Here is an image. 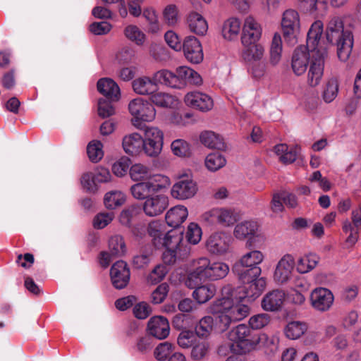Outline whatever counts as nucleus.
Returning <instances> with one entry per match:
<instances>
[{
    "mask_svg": "<svg viewBox=\"0 0 361 361\" xmlns=\"http://www.w3.org/2000/svg\"><path fill=\"white\" fill-rule=\"evenodd\" d=\"M231 288L224 287L222 293L227 295L214 300L209 307L214 315L202 317L195 326V334L200 338H207L213 331L224 333L232 323L241 321L250 314V307L232 298Z\"/></svg>",
    "mask_w": 361,
    "mask_h": 361,
    "instance_id": "f257e3e1",
    "label": "nucleus"
},
{
    "mask_svg": "<svg viewBox=\"0 0 361 361\" xmlns=\"http://www.w3.org/2000/svg\"><path fill=\"white\" fill-rule=\"evenodd\" d=\"M322 32V23L319 20L314 22L308 31L306 46H300L294 50L291 67L296 75L305 73L310 61H313L314 58L313 52L317 54L321 48H325L319 42Z\"/></svg>",
    "mask_w": 361,
    "mask_h": 361,
    "instance_id": "f03ea898",
    "label": "nucleus"
},
{
    "mask_svg": "<svg viewBox=\"0 0 361 361\" xmlns=\"http://www.w3.org/2000/svg\"><path fill=\"white\" fill-rule=\"evenodd\" d=\"M228 338L233 343L230 350L233 353L243 354L255 349L257 345L269 347L275 345V339L265 334L253 335L245 324H239L228 333Z\"/></svg>",
    "mask_w": 361,
    "mask_h": 361,
    "instance_id": "7ed1b4c3",
    "label": "nucleus"
},
{
    "mask_svg": "<svg viewBox=\"0 0 361 361\" xmlns=\"http://www.w3.org/2000/svg\"><path fill=\"white\" fill-rule=\"evenodd\" d=\"M229 272V266L221 261H210L207 257H200L195 262V269L190 271L185 285L192 288L200 284L202 280L214 281L225 278Z\"/></svg>",
    "mask_w": 361,
    "mask_h": 361,
    "instance_id": "20e7f679",
    "label": "nucleus"
},
{
    "mask_svg": "<svg viewBox=\"0 0 361 361\" xmlns=\"http://www.w3.org/2000/svg\"><path fill=\"white\" fill-rule=\"evenodd\" d=\"M264 254L259 250H252L245 254L235 264L234 271L240 280L247 281L261 274V268L258 266L264 260Z\"/></svg>",
    "mask_w": 361,
    "mask_h": 361,
    "instance_id": "39448f33",
    "label": "nucleus"
},
{
    "mask_svg": "<svg viewBox=\"0 0 361 361\" xmlns=\"http://www.w3.org/2000/svg\"><path fill=\"white\" fill-rule=\"evenodd\" d=\"M128 111L133 116L132 124L140 129L142 122H152L156 117V109L150 102L142 97L130 101Z\"/></svg>",
    "mask_w": 361,
    "mask_h": 361,
    "instance_id": "423d86ee",
    "label": "nucleus"
},
{
    "mask_svg": "<svg viewBox=\"0 0 361 361\" xmlns=\"http://www.w3.org/2000/svg\"><path fill=\"white\" fill-rule=\"evenodd\" d=\"M142 138L145 154L149 157H158L163 148L164 133L157 127L147 126Z\"/></svg>",
    "mask_w": 361,
    "mask_h": 361,
    "instance_id": "0eeeda50",
    "label": "nucleus"
},
{
    "mask_svg": "<svg viewBox=\"0 0 361 361\" xmlns=\"http://www.w3.org/2000/svg\"><path fill=\"white\" fill-rule=\"evenodd\" d=\"M204 221L210 224H219L224 227L233 226L238 219L236 212L231 209L213 208L202 214Z\"/></svg>",
    "mask_w": 361,
    "mask_h": 361,
    "instance_id": "6e6552de",
    "label": "nucleus"
},
{
    "mask_svg": "<svg viewBox=\"0 0 361 361\" xmlns=\"http://www.w3.org/2000/svg\"><path fill=\"white\" fill-rule=\"evenodd\" d=\"M185 104L192 109L206 113L214 107L212 97L205 92L195 90L186 93L183 97Z\"/></svg>",
    "mask_w": 361,
    "mask_h": 361,
    "instance_id": "1a4fd4ad",
    "label": "nucleus"
},
{
    "mask_svg": "<svg viewBox=\"0 0 361 361\" xmlns=\"http://www.w3.org/2000/svg\"><path fill=\"white\" fill-rule=\"evenodd\" d=\"M314 59L310 61V66L307 73V82L311 87H316L322 81L324 68V59L327 54L326 48H321L317 54L313 52Z\"/></svg>",
    "mask_w": 361,
    "mask_h": 361,
    "instance_id": "9d476101",
    "label": "nucleus"
},
{
    "mask_svg": "<svg viewBox=\"0 0 361 361\" xmlns=\"http://www.w3.org/2000/svg\"><path fill=\"white\" fill-rule=\"evenodd\" d=\"M295 267V261L290 254L284 255L277 262L274 272V280L278 284H284L290 279Z\"/></svg>",
    "mask_w": 361,
    "mask_h": 361,
    "instance_id": "9b49d317",
    "label": "nucleus"
},
{
    "mask_svg": "<svg viewBox=\"0 0 361 361\" xmlns=\"http://www.w3.org/2000/svg\"><path fill=\"white\" fill-rule=\"evenodd\" d=\"M230 235L226 232H216L212 234L206 242L207 250L215 255L226 254L231 243Z\"/></svg>",
    "mask_w": 361,
    "mask_h": 361,
    "instance_id": "f8f14e48",
    "label": "nucleus"
},
{
    "mask_svg": "<svg viewBox=\"0 0 361 361\" xmlns=\"http://www.w3.org/2000/svg\"><path fill=\"white\" fill-rule=\"evenodd\" d=\"M154 194L144 201L142 204L143 212L149 217H156L162 214L169 204L166 195Z\"/></svg>",
    "mask_w": 361,
    "mask_h": 361,
    "instance_id": "ddd939ff",
    "label": "nucleus"
},
{
    "mask_svg": "<svg viewBox=\"0 0 361 361\" xmlns=\"http://www.w3.org/2000/svg\"><path fill=\"white\" fill-rule=\"evenodd\" d=\"M310 304L317 311L326 312L334 304V297L331 290L325 288L314 289L310 296Z\"/></svg>",
    "mask_w": 361,
    "mask_h": 361,
    "instance_id": "4468645a",
    "label": "nucleus"
},
{
    "mask_svg": "<svg viewBox=\"0 0 361 361\" xmlns=\"http://www.w3.org/2000/svg\"><path fill=\"white\" fill-rule=\"evenodd\" d=\"M197 191L196 183L189 176H183L173 185L171 194L178 200H187L192 197Z\"/></svg>",
    "mask_w": 361,
    "mask_h": 361,
    "instance_id": "2eb2a0df",
    "label": "nucleus"
},
{
    "mask_svg": "<svg viewBox=\"0 0 361 361\" xmlns=\"http://www.w3.org/2000/svg\"><path fill=\"white\" fill-rule=\"evenodd\" d=\"M182 50L185 59L192 63H200L203 60V51L200 42L194 36L185 37Z\"/></svg>",
    "mask_w": 361,
    "mask_h": 361,
    "instance_id": "dca6fc26",
    "label": "nucleus"
},
{
    "mask_svg": "<svg viewBox=\"0 0 361 361\" xmlns=\"http://www.w3.org/2000/svg\"><path fill=\"white\" fill-rule=\"evenodd\" d=\"M111 281L116 289H123L129 283L130 273L128 264L123 260L115 262L110 269Z\"/></svg>",
    "mask_w": 361,
    "mask_h": 361,
    "instance_id": "f3484780",
    "label": "nucleus"
},
{
    "mask_svg": "<svg viewBox=\"0 0 361 361\" xmlns=\"http://www.w3.org/2000/svg\"><path fill=\"white\" fill-rule=\"evenodd\" d=\"M281 27L283 36L290 39L295 37L300 30V17L293 9L285 11L282 15Z\"/></svg>",
    "mask_w": 361,
    "mask_h": 361,
    "instance_id": "a211bd4d",
    "label": "nucleus"
},
{
    "mask_svg": "<svg viewBox=\"0 0 361 361\" xmlns=\"http://www.w3.org/2000/svg\"><path fill=\"white\" fill-rule=\"evenodd\" d=\"M147 329L150 335L159 340L166 338L170 332L169 322L162 316L152 317L148 322Z\"/></svg>",
    "mask_w": 361,
    "mask_h": 361,
    "instance_id": "6ab92c4d",
    "label": "nucleus"
},
{
    "mask_svg": "<svg viewBox=\"0 0 361 361\" xmlns=\"http://www.w3.org/2000/svg\"><path fill=\"white\" fill-rule=\"evenodd\" d=\"M286 294L281 290H274L267 293L262 298L261 305L264 310L276 312L279 310L285 300Z\"/></svg>",
    "mask_w": 361,
    "mask_h": 361,
    "instance_id": "aec40b11",
    "label": "nucleus"
},
{
    "mask_svg": "<svg viewBox=\"0 0 361 361\" xmlns=\"http://www.w3.org/2000/svg\"><path fill=\"white\" fill-rule=\"evenodd\" d=\"M242 31L241 40L258 42L262 36L261 25L252 16L245 18Z\"/></svg>",
    "mask_w": 361,
    "mask_h": 361,
    "instance_id": "412c9836",
    "label": "nucleus"
},
{
    "mask_svg": "<svg viewBox=\"0 0 361 361\" xmlns=\"http://www.w3.org/2000/svg\"><path fill=\"white\" fill-rule=\"evenodd\" d=\"M98 91L111 102H118L121 98L118 85L112 79L101 78L97 82Z\"/></svg>",
    "mask_w": 361,
    "mask_h": 361,
    "instance_id": "4be33fe9",
    "label": "nucleus"
},
{
    "mask_svg": "<svg viewBox=\"0 0 361 361\" xmlns=\"http://www.w3.org/2000/svg\"><path fill=\"white\" fill-rule=\"evenodd\" d=\"M242 57L245 61H259L264 56V48L257 42L241 40Z\"/></svg>",
    "mask_w": 361,
    "mask_h": 361,
    "instance_id": "5701e85b",
    "label": "nucleus"
},
{
    "mask_svg": "<svg viewBox=\"0 0 361 361\" xmlns=\"http://www.w3.org/2000/svg\"><path fill=\"white\" fill-rule=\"evenodd\" d=\"M122 145L123 150L130 155H137L144 152L143 138L137 133H133L123 137Z\"/></svg>",
    "mask_w": 361,
    "mask_h": 361,
    "instance_id": "b1692460",
    "label": "nucleus"
},
{
    "mask_svg": "<svg viewBox=\"0 0 361 361\" xmlns=\"http://www.w3.org/2000/svg\"><path fill=\"white\" fill-rule=\"evenodd\" d=\"M259 224L252 220L244 221L235 225L233 235L235 238L243 240L247 238L257 235Z\"/></svg>",
    "mask_w": 361,
    "mask_h": 361,
    "instance_id": "393cba45",
    "label": "nucleus"
},
{
    "mask_svg": "<svg viewBox=\"0 0 361 361\" xmlns=\"http://www.w3.org/2000/svg\"><path fill=\"white\" fill-rule=\"evenodd\" d=\"M245 285L244 286V292L245 298L249 299H255L259 297L264 290L267 281L263 277H253L249 280H240Z\"/></svg>",
    "mask_w": 361,
    "mask_h": 361,
    "instance_id": "a878e982",
    "label": "nucleus"
},
{
    "mask_svg": "<svg viewBox=\"0 0 361 361\" xmlns=\"http://www.w3.org/2000/svg\"><path fill=\"white\" fill-rule=\"evenodd\" d=\"M347 32L351 31L348 29H344L342 18L334 16L329 20L327 25L326 38L330 42H334L335 41L339 40L341 37H344Z\"/></svg>",
    "mask_w": 361,
    "mask_h": 361,
    "instance_id": "bb28decb",
    "label": "nucleus"
},
{
    "mask_svg": "<svg viewBox=\"0 0 361 361\" xmlns=\"http://www.w3.org/2000/svg\"><path fill=\"white\" fill-rule=\"evenodd\" d=\"M133 91L139 95H152L157 89V85L153 77L141 76L135 79L132 82Z\"/></svg>",
    "mask_w": 361,
    "mask_h": 361,
    "instance_id": "cd10ccee",
    "label": "nucleus"
},
{
    "mask_svg": "<svg viewBox=\"0 0 361 361\" xmlns=\"http://www.w3.org/2000/svg\"><path fill=\"white\" fill-rule=\"evenodd\" d=\"M187 23L190 32L197 35L204 36L208 30L206 19L197 12L192 11L188 15Z\"/></svg>",
    "mask_w": 361,
    "mask_h": 361,
    "instance_id": "c85d7f7f",
    "label": "nucleus"
},
{
    "mask_svg": "<svg viewBox=\"0 0 361 361\" xmlns=\"http://www.w3.org/2000/svg\"><path fill=\"white\" fill-rule=\"evenodd\" d=\"M337 45V54L342 61H345L350 57L353 47V36L352 32H347L344 37L339 40L331 42Z\"/></svg>",
    "mask_w": 361,
    "mask_h": 361,
    "instance_id": "c756f323",
    "label": "nucleus"
},
{
    "mask_svg": "<svg viewBox=\"0 0 361 361\" xmlns=\"http://www.w3.org/2000/svg\"><path fill=\"white\" fill-rule=\"evenodd\" d=\"M188 215L187 208L182 205H178L167 212L165 219L169 226L177 228L185 221Z\"/></svg>",
    "mask_w": 361,
    "mask_h": 361,
    "instance_id": "7c9ffc66",
    "label": "nucleus"
},
{
    "mask_svg": "<svg viewBox=\"0 0 361 361\" xmlns=\"http://www.w3.org/2000/svg\"><path fill=\"white\" fill-rule=\"evenodd\" d=\"M153 78L157 85L161 84L176 89L181 87V83L176 74L166 69H161L155 72L153 74Z\"/></svg>",
    "mask_w": 361,
    "mask_h": 361,
    "instance_id": "2f4dec72",
    "label": "nucleus"
},
{
    "mask_svg": "<svg viewBox=\"0 0 361 361\" xmlns=\"http://www.w3.org/2000/svg\"><path fill=\"white\" fill-rule=\"evenodd\" d=\"M210 351V343L199 338L191 348L190 357L192 361H202L208 357Z\"/></svg>",
    "mask_w": 361,
    "mask_h": 361,
    "instance_id": "473e14b6",
    "label": "nucleus"
},
{
    "mask_svg": "<svg viewBox=\"0 0 361 361\" xmlns=\"http://www.w3.org/2000/svg\"><path fill=\"white\" fill-rule=\"evenodd\" d=\"M240 30V20L237 18H230L223 23L221 29L222 36L226 40H234L237 39Z\"/></svg>",
    "mask_w": 361,
    "mask_h": 361,
    "instance_id": "72a5a7b5",
    "label": "nucleus"
},
{
    "mask_svg": "<svg viewBox=\"0 0 361 361\" xmlns=\"http://www.w3.org/2000/svg\"><path fill=\"white\" fill-rule=\"evenodd\" d=\"M197 285L192 293L193 298L200 304H203L211 300L216 294V289L214 284L208 283Z\"/></svg>",
    "mask_w": 361,
    "mask_h": 361,
    "instance_id": "f704fd0d",
    "label": "nucleus"
},
{
    "mask_svg": "<svg viewBox=\"0 0 361 361\" xmlns=\"http://www.w3.org/2000/svg\"><path fill=\"white\" fill-rule=\"evenodd\" d=\"M183 231L179 230H172L164 235L161 243L167 249L181 251L183 247Z\"/></svg>",
    "mask_w": 361,
    "mask_h": 361,
    "instance_id": "c9c22d12",
    "label": "nucleus"
},
{
    "mask_svg": "<svg viewBox=\"0 0 361 361\" xmlns=\"http://www.w3.org/2000/svg\"><path fill=\"white\" fill-rule=\"evenodd\" d=\"M152 187L147 180L141 181L133 184L130 188V192L135 200L145 201L154 194Z\"/></svg>",
    "mask_w": 361,
    "mask_h": 361,
    "instance_id": "e433bc0d",
    "label": "nucleus"
},
{
    "mask_svg": "<svg viewBox=\"0 0 361 361\" xmlns=\"http://www.w3.org/2000/svg\"><path fill=\"white\" fill-rule=\"evenodd\" d=\"M150 103L162 108H173L177 104V99L169 93L156 90L150 97Z\"/></svg>",
    "mask_w": 361,
    "mask_h": 361,
    "instance_id": "4c0bfd02",
    "label": "nucleus"
},
{
    "mask_svg": "<svg viewBox=\"0 0 361 361\" xmlns=\"http://www.w3.org/2000/svg\"><path fill=\"white\" fill-rule=\"evenodd\" d=\"M200 142L205 147L211 149H223L225 144L222 137L212 131H204L200 134Z\"/></svg>",
    "mask_w": 361,
    "mask_h": 361,
    "instance_id": "58836bf2",
    "label": "nucleus"
},
{
    "mask_svg": "<svg viewBox=\"0 0 361 361\" xmlns=\"http://www.w3.org/2000/svg\"><path fill=\"white\" fill-rule=\"evenodd\" d=\"M319 259L317 255L313 253L300 257L295 264L297 271L300 274H305L312 271L317 267Z\"/></svg>",
    "mask_w": 361,
    "mask_h": 361,
    "instance_id": "ea45409f",
    "label": "nucleus"
},
{
    "mask_svg": "<svg viewBox=\"0 0 361 361\" xmlns=\"http://www.w3.org/2000/svg\"><path fill=\"white\" fill-rule=\"evenodd\" d=\"M125 194L120 190H111L106 192L104 197V203L108 209H114L126 202Z\"/></svg>",
    "mask_w": 361,
    "mask_h": 361,
    "instance_id": "a19ab883",
    "label": "nucleus"
},
{
    "mask_svg": "<svg viewBox=\"0 0 361 361\" xmlns=\"http://www.w3.org/2000/svg\"><path fill=\"white\" fill-rule=\"evenodd\" d=\"M129 173L134 181H146L150 178L151 170L148 166L137 163L131 166Z\"/></svg>",
    "mask_w": 361,
    "mask_h": 361,
    "instance_id": "79ce46f5",
    "label": "nucleus"
},
{
    "mask_svg": "<svg viewBox=\"0 0 361 361\" xmlns=\"http://www.w3.org/2000/svg\"><path fill=\"white\" fill-rule=\"evenodd\" d=\"M125 37L138 46H142L146 39L145 34L136 25H129L123 30Z\"/></svg>",
    "mask_w": 361,
    "mask_h": 361,
    "instance_id": "37998d69",
    "label": "nucleus"
},
{
    "mask_svg": "<svg viewBox=\"0 0 361 361\" xmlns=\"http://www.w3.org/2000/svg\"><path fill=\"white\" fill-rule=\"evenodd\" d=\"M307 329L306 323L294 321L289 322L285 329L286 336L290 339H297L300 338Z\"/></svg>",
    "mask_w": 361,
    "mask_h": 361,
    "instance_id": "c03bdc74",
    "label": "nucleus"
},
{
    "mask_svg": "<svg viewBox=\"0 0 361 361\" xmlns=\"http://www.w3.org/2000/svg\"><path fill=\"white\" fill-rule=\"evenodd\" d=\"M339 90L338 81L336 78H332L329 79L322 92V99L326 103L333 102L337 97Z\"/></svg>",
    "mask_w": 361,
    "mask_h": 361,
    "instance_id": "a18cd8bd",
    "label": "nucleus"
},
{
    "mask_svg": "<svg viewBox=\"0 0 361 361\" xmlns=\"http://www.w3.org/2000/svg\"><path fill=\"white\" fill-rule=\"evenodd\" d=\"M195 332L185 329L180 332L177 338V343L182 349L191 348L198 339Z\"/></svg>",
    "mask_w": 361,
    "mask_h": 361,
    "instance_id": "49530a36",
    "label": "nucleus"
},
{
    "mask_svg": "<svg viewBox=\"0 0 361 361\" xmlns=\"http://www.w3.org/2000/svg\"><path fill=\"white\" fill-rule=\"evenodd\" d=\"M226 164L225 157L219 152L211 153L205 159V166L211 171H216Z\"/></svg>",
    "mask_w": 361,
    "mask_h": 361,
    "instance_id": "de8ad7c7",
    "label": "nucleus"
},
{
    "mask_svg": "<svg viewBox=\"0 0 361 361\" xmlns=\"http://www.w3.org/2000/svg\"><path fill=\"white\" fill-rule=\"evenodd\" d=\"M109 249L113 256L119 257L124 255L126 247L123 237L119 235L112 236L109 241Z\"/></svg>",
    "mask_w": 361,
    "mask_h": 361,
    "instance_id": "09e8293b",
    "label": "nucleus"
},
{
    "mask_svg": "<svg viewBox=\"0 0 361 361\" xmlns=\"http://www.w3.org/2000/svg\"><path fill=\"white\" fill-rule=\"evenodd\" d=\"M147 231L149 235L153 238L154 244L156 246L159 245L164 236L161 222L157 220L152 221L148 225Z\"/></svg>",
    "mask_w": 361,
    "mask_h": 361,
    "instance_id": "8fccbe9b",
    "label": "nucleus"
},
{
    "mask_svg": "<svg viewBox=\"0 0 361 361\" xmlns=\"http://www.w3.org/2000/svg\"><path fill=\"white\" fill-rule=\"evenodd\" d=\"M142 16L148 22L149 32L157 33L160 31L161 25L154 9L152 8H145L142 11Z\"/></svg>",
    "mask_w": 361,
    "mask_h": 361,
    "instance_id": "3c124183",
    "label": "nucleus"
},
{
    "mask_svg": "<svg viewBox=\"0 0 361 361\" xmlns=\"http://www.w3.org/2000/svg\"><path fill=\"white\" fill-rule=\"evenodd\" d=\"M163 20L169 26L173 27L178 23V9L174 4L167 5L162 11Z\"/></svg>",
    "mask_w": 361,
    "mask_h": 361,
    "instance_id": "603ef678",
    "label": "nucleus"
},
{
    "mask_svg": "<svg viewBox=\"0 0 361 361\" xmlns=\"http://www.w3.org/2000/svg\"><path fill=\"white\" fill-rule=\"evenodd\" d=\"M282 41L279 35L275 34L273 37L270 48V61L273 65L277 64L281 57Z\"/></svg>",
    "mask_w": 361,
    "mask_h": 361,
    "instance_id": "864d4df0",
    "label": "nucleus"
},
{
    "mask_svg": "<svg viewBox=\"0 0 361 361\" xmlns=\"http://www.w3.org/2000/svg\"><path fill=\"white\" fill-rule=\"evenodd\" d=\"M148 183L152 185V190L154 193H158L162 189L167 188L170 185V180L169 178L163 175L156 174L152 176L150 174V178L147 180Z\"/></svg>",
    "mask_w": 361,
    "mask_h": 361,
    "instance_id": "5fc2aeb1",
    "label": "nucleus"
},
{
    "mask_svg": "<svg viewBox=\"0 0 361 361\" xmlns=\"http://www.w3.org/2000/svg\"><path fill=\"white\" fill-rule=\"evenodd\" d=\"M103 145L99 141H93L89 143L87 152L90 159L92 162H98L104 156Z\"/></svg>",
    "mask_w": 361,
    "mask_h": 361,
    "instance_id": "6e6d98bb",
    "label": "nucleus"
},
{
    "mask_svg": "<svg viewBox=\"0 0 361 361\" xmlns=\"http://www.w3.org/2000/svg\"><path fill=\"white\" fill-rule=\"evenodd\" d=\"M169 271L166 265L159 264L149 273L147 281L151 284H156L162 281Z\"/></svg>",
    "mask_w": 361,
    "mask_h": 361,
    "instance_id": "4d7b16f0",
    "label": "nucleus"
},
{
    "mask_svg": "<svg viewBox=\"0 0 361 361\" xmlns=\"http://www.w3.org/2000/svg\"><path fill=\"white\" fill-rule=\"evenodd\" d=\"M185 237L188 242L190 244H197L202 238L201 228L197 224L190 223L188 226Z\"/></svg>",
    "mask_w": 361,
    "mask_h": 361,
    "instance_id": "13d9d810",
    "label": "nucleus"
},
{
    "mask_svg": "<svg viewBox=\"0 0 361 361\" xmlns=\"http://www.w3.org/2000/svg\"><path fill=\"white\" fill-rule=\"evenodd\" d=\"M270 322V316L266 313L252 316L249 319V326L252 329H260L267 326Z\"/></svg>",
    "mask_w": 361,
    "mask_h": 361,
    "instance_id": "bf43d9fd",
    "label": "nucleus"
},
{
    "mask_svg": "<svg viewBox=\"0 0 361 361\" xmlns=\"http://www.w3.org/2000/svg\"><path fill=\"white\" fill-rule=\"evenodd\" d=\"M173 153L178 157H187L190 154V147L187 142L182 139L174 140L171 145Z\"/></svg>",
    "mask_w": 361,
    "mask_h": 361,
    "instance_id": "052dcab7",
    "label": "nucleus"
},
{
    "mask_svg": "<svg viewBox=\"0 0 361 361\" xmlns=\"http://www.w3.org/2000/svg\"><path fill=\"white\" fill-rule=\"evenodd\" d=\"M189 252V248L185 246L184 247V253L181 254V251L172 249H167L164 252L162 258L165 264H172L175 263L177 257H184Z\"/></svg>",
    "mask_w": 361,
    "mask_h": 361,
    "instance_id": "680f3d73",
    "label": "nucleus"
},
{
    "mask_svg": "<svg viewBox=\"0 0 361 361\" xmlns=\"http://www.w3.org/2000/svg\"><path fill=\"white\" fill-rule=\"evenodd\" d=\"M138 214V208L135 205H131L123 209L119 216L121 224L130 226L133 219Z\"/></svg>",
    "mask_w": 361,
    "mask_h": 361,
    "instance_id": "e2e57ef3",
    "label": "nucleus"
},
{
    "mask_svg": "<svg viewBox=\"0 0 361 361\" xmlns=\"http://www.w3.org/2000/svg\"><path fill=\"white\" fill-rule=\"evenodd\" d=\"M114 218V212L99 213L94 217L93 226L97 229L104 228L113 221Z\"/></svg>",
    "mask_w": 361,
    "mask_h": 361,
    "instance_id": "0e129e2a",
    "label": "nucleus"
},
{
    "mask_svg": "<svg viewBox=\"0 0 361 361\" xmlns=\"http://www.w3.org/2000/svg\"><path fill=\"white\" fill-rule=\"evenodd\" d=\"M173 351V345L169 342L159 343L155 348L154 354L158 360H164Z\"/></svg>",
    "mask_w": 361,
    "mask_h": 361,
    "instance_id": "69168bd1",
    "label": "nucleus"
},
{
    "mask_svg": "<svg viewBox=\"0 0 361 361\" xmlns=\"http://www.w3.org/2000/svg\"><path fill=\"white\" fill-rule=\"evenodd\" d=\"M81 184L84 189L91 192H95L98 188V183L93 173H84L81 177Z\"/></svg>",
    "mask_w": 361,
    "mask_h": 361,
    "instance_id": "338daca9",
    "label": "nucleus"
},
{
    "mask_svg": "<svg viewBox=\"0 0 361 361\" xmlns=\"http://www.w3.org/2000/svg\"><path fill=\"white\" fill-rule=\"evenodd\" d=\"M169 292V286L164 283L160 284L152 293V301L154 304L162 302Z\"/></svg>",
    "mask_w": 361,
    "mask_h": 361,
    "instance_id": "774afa93",
    "label": "nucleus"
}]
</instances>
